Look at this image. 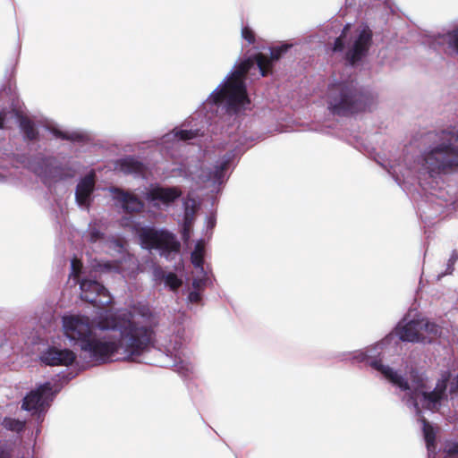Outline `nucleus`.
Instances as JSON below:
<instances>
[{
	"mask_svg": "<svg viewBox=\"0 0 458 458\" xmlns=\"http://www.w3.org/2000/svg\"><path fill=\"white\" fill-rule=\"evenodd\" d=\"M157 325V317L144 304L106 312L94 320L83 315L62 318L64 335L96 360L115 355L134 360L152 346Z\"/></svg>",
	"mask_w": 458,
	"mask_h": 458,
	"instance_id": "nucleus-1",
	"label": "nucleus"
},
{
	"mask_svg": "<svg viewBox=\"0 0 458 458\" xmlns=\"http://www.w3.org/2000/svg\"><path fill=\"white\" fill-rule=\"evenodd\" d=\"M362 360H366L373 369L379 371L387 380L403 391L405 393L403 397L407 398V403L413 405L418 414L420 413V406L431 411L437 410L446 397V385L450 378L448 373L443 374L435 389L428 392V379L417 371L412 370L410 373L411 382H408L407 379L403 378L391 368L383 365L372 353L366 354L362 357Z\"/></svg>",
	"mask_w": 458,
	"mask_h": 458,
	"instance_id": "nucleus-2",
	"label": "nucleus"
},
{
	"mask_svg": "<svg viewBox=\"0 0 458 458\" xmlns=\"http://www.w3.org/2000/svg\"><path fill=\"white\" fill-rule=\"evenodd\" d=\"M434 146L422 155L423 165L431 177L458 169V131L441 130L430 133Z\"/></svg>",
	"mask_w": 458,
	"mask_h": 458,
	"instance_id": "nucleus-3",
	"label": "nucleus"
},
{
	"mask_svg": "<svg viewBox=\"0 0 458 458\" xmlns=\"http://www.w3.org/2000/svg\"><path fill=\"white\" fill-rule=\"evenodd\" d=\"M327 103L333 115L349 117L369 110L374 98L353 81H347L334 83L328 88Z\"/></svg>",
	"mask_w": 458,
	"mask_h": 458,
	"instance_id": "nucleus-4",
	"label": "nucleus"
},
{
	"mask_svg": "<svg viewBox=\"0 0 458 458\" xmlns=\"http://www.w3.org/2000/svg\"><path fill=\"white\" fill-rule=\"evenodd\" d=\"M211 98L215 104H221L226 100L229 106H239L250 102L244 81L231 77H228L224 87L211 94Z\"/></svg>",
	"mask_w": 458,
	"mask_h": 458,
	"instance_id": "nucleus-5",
	"label": "nucleus"
},
{
	"mask_svg": "<svg viewBox=\"0 0 458 458\" xmlns=\"http://www.w3.org/2000/svg\"><path fill=\"white\" fill-rule=\"evenodd\" d=\"M81 297L98 307H106L112 303L107 290L96 280L84 278L80 282Z\"/></svg>",
	"mask_w": 458,
	"mask_h": 458,
	"instance_id": "nucleus-6",
	"label": "nucleus"
},
{
	"mask_svg": "<svg viewBox=\"0 0 458 458\" xmlns=\"http://www.w3.org/2000/svg\"><path fill=\"white\" fill-rule=\"evenodd\" d=\"M373 32L365 26L357 35L352 46L346 51L345 59L351 65H355L365 57L372 43Z\"/></svg>",
	"mask_w": 458,
	"mask_h": 458,
	"instance_id": "nucleus-7",
	"label": "nucleus"
},
{
	"mask_svg": "<svg viewBox=\"0 0 458 458\" xmlns=\"http://www.w3.org/2000/svg\"><path fill=\"white\" fill-rule=\"evenodd\" d=\"M52 397L53 392L51 384H43L25 396L22 408L30 411L40 412L49 405Z\"/></svg>",
	"mask_w": 458,
	"mask_h": 458,
	"instance_id": "nucleus-8",
	"label": "nucleus"
},
{
	"mask_svg": "<svg viewBox=\"0 0 458 458\" xmlns=\"http://www.w3.org/2000/svg\"><path fill=\"white\" fill-rule=\"evenodd\" d=\"M289 47V45L272 47L270 49V56H267L263 53H258L255 55L256 64L263 77L272 73L274 63L278 61L283 55L287 52Z\"/></svg>",
	"mask_w": 458,
	"mask_h": 458,
	"instance_id": "nucleus-9",
	"label": "nucleus"
},
{
	"mask_svg": "<svg viewBox=\"0 0 458 458\" xmlns=\"http://www.w3.org/2000/svg\"><path fill=\"white\" fill-rule=\"evenodd\" d=\"M75 359L76 354L72 351L56 347H49L40 356L41 361L49 366H69Z\"/></svg>",
	"mask_w": 458,
	"mask_h": 458,
	"instance_id": "nucleus-10",
	"label": "nucleus"
},
{
	"mask_svg": "<svg viewBox=\"0 0 458 458\" xmlns=\"http://www.w3.org/2000/svg\"><path fill=\"white\" fill-rule=\"evenodd\" d=\"M204 254V243L202 241H199L196 243L195 249L191 253V262L195 268L192 284L195 289H200L208 280V274L203 267Z\"/></svg>",
	"mask_w": 458,
	"mask_h": 458,
	"instance_id": "nucleus-11",
	"label": "nucleus"
},
{
	"mask_svg": "<svg viewBox=\"0 0 458 458\" xmlns=\"http://www.w3.org/2000/svg\"><path fill=\"white\" fill-rule=\"evenodd\" d=\"M141 237L147 248H158L162 244H166L174 250H176V246L174 242V237L165 232H157L154 230H146L141 234Z\"/></svg>",
	"mask_w": 458,
	"mask_h": 458,
	"instance_id": "nucleus-12",
	"label": "nucleus"
},
{
	"mask_svg": "<svg viewBox=\"0 0 458 458\" xmlns=\"http://www.w3.org/2000/svg\"><path fill=\"white\" fill-rule=\"evenodd\" d=\"M395 334L402 341L420 342L422 332L420 330V320L400 323L395 329Z\"/></svg>",
	"mask_w": 458,
	"mask_h": 458,
	"instance_id": "nucleus-13",
	"label": "nucleus"
},
{
	"mask_svg": "<svg viewBox=\"0 0 458 458\" xmlns=\"http://www.w3.org/2000/svg\"><path fill=\"white\" fill-rule=\"evenodd\" d=\"M181 196V191L176 187H152L146 200H176Z\"/></svg>",
	"mask_w": 458,
	"mask_h": 458,
	"instance_id": "nucleus-14",
	"label": "nucleus"
},
{
	"mask_svg": "<svg viewBox=\"0 0 458 458\" xmlns=\"http://www.w3.org/2000/svg\"><path fill=\"white\" fill-rule=\"evenodd\" d=\"M119 169L125 174H134L144 177L147 173L146 165L133 157H127L119 160Z\"/></svg>",
	"mask_w": 458,
	"mask_h": 458,
	"instance_id": "nucleus-15",
	"label": "nucleus"
},
{
	"mask_svg": "<svg viewBox=\"0 0 458 458\" xmlns=\"http://www.w3.org/2000/svg\"><path fill=\"white\" fill-rule=\"evenodd\" d=\"M96 175L93 171L85 175L77 184L76 200H89L90 194L95 188Z\"/></svg>",
	"mask_w": 458,
	"mask_h": 458,
	"instance_id": "nucleus-16",
	"label": "nucleus"
},
{
	"mask_svg": "<svg viewBox=\"0 0 458 458\" xmlns=\"http://www.w3.org/2000/svg\"><path fill=\"white\" fill-rule=\"evenodd\" d=\"M420 320V330L422 332L420 335L421 343H429L437 338L441 335V328L437 324L430 322L427 319Z\"/></svg>",
	"mask_w": 458,
	"mask_h": 458,
	"instance_id": "nucleus-17",
	"label": "nucleus"
},
{
	"mask_svg": "<svg viewBox=\"0 0 458 458\" xmlns=\"http://www.w3.org/2000/svg\"><path fill=\"white\" fill-rule=\"evenodd\" d=\"M185 212H184V221H183V228H182V238L185 242H188L191 238V224L193 220L194 214L199 208L198 202H184Z\"/></svg>",
	"mask_w": 458,
	"mask_h": 458,
	"instance_id": "nucleus-18",
	"label": "nucleus"
},
{
	"mask_svg": "<svg viewBox=\"0 0 458 458\" xmlns=\"http://www.w3.org/2000/svg\"><path fill=\"white\" fill-rule=\"evenodd\" d=\"M420 420L422 423V430L426 441V445L428 453V458H435L436 453V431L435 428L428 423L425 419L420 418Z\"/></svg>",
	"mask_w": 458,
	"mask_h": 458,
	"instance_id": "nucleus-19",
	"label": "nucleus"
},
{
	"mask_svg": "<svg viewBox=\"0 0 458 458\" xmlns=\"http://www.w3.org/2000/svg\"><path fill=\"white\" fill-rule=\"evenodd\" d=\"M19 125L27 140H36L38 138V131L34 122L29 117L20 114L18 115Z\"/></svg>",
	"mask_w": 458,
	"mask_h": 458,
	"instance_id": "nucleus-20",
	"label": "nucleus"
},
{
	"mask_svg": "<svg viewBox=\"0 0 458 458\" xmlns=\"http://www.w3.org/2000/svg\"><path fill=\"white\" fill-rule=\"evenodd\" d=\"M229 160L223 161L220 165L216 166L215 170L210 173L209 179L212 181L213 186L217 192L225 183V174L229 168Z\"/></svg>",
	"mask_w": 458,
	"mask_h": 458,
	"instance_id": "nucleus-21",
	"label": "nucleus"
},
{
	"mask_svg": "<svg viewBox=\"0 0 458 458\" xmlns=\"http://www.w3.org/2000/svg\"><path fill=\"white\" fill-rule=\"evenodd\" d=\"M256 64L255 55L242 61L229 76L238 81H244V78L250 68Z\"/></svg>",
	"mask_w": 458,
	"mask_h": 458,
	"instance_id": "nucleus-22",
	"label": "nucleus"
},
{
	"mask_svg": "<svg viewBox=\"0 0 458 458\" xmlns=\"http://www.w3.org/2000/svg\"><path fill=\"white\" fill-rule=\"evenodd\" d=\"M53 134L59 139L70 140V141H82L84 139V135L79 132H67L63 131L58 129H53L52 130Z\"/></svg>",
	"mask_w": 458,
	"mask_h": 458,
	"instance_id": "nucleus-23",
	"label": "nucleus"
},
{
	"mask_svg": "<svg viewBox=\"0 0 458 458\" xmlns=\"http://www.w3.org/2000/svg\"><path fill=\"white\" fill-rule=\"evenodd\" d=\"M350 29H351V25L350 24H346L344 27L340 36L338 38H336L335 40L334 47H333V51L334 52H343L344 51V49L345 47L344 39L346 38L347 34H348Z\"/></svg>",
	"mask_w": 458,
	"mask_h": 458,
	"instance_id": "nucleus-24",
	"label": "nucleus"
},
{
	"mask_svg": "<svg viewBox=\"0 0 458 458\" xmlns=\"http://www.w3.org/2000/svg\"><path fill=\"white\" fill-rule=\"evenodd\" d=\"M112 191L115 194L114 200H140L134 194L118 188H114Z\"/></svg>",
	"mask_w": 458,
	"mask_h": 458,
	"instance_id": "nucleus-25",
	"label": "nucleus"
},
{
	"mask_svg": "<svg viewBox=\"0 0 458 458\" xmlns=\"http://www.w3.org/2000/svg\"><path fill=\"white\" fill-rule=\"evenodd\" d=\"M3 425L5 428L17 432L22 430L24 428V424L21 421L11 418L4 419Z\"/></svg>",
	"mask_w": 458,
	"mask_h": 458,
	"instance_id": "nucleus-26",
	"label": "nucleus"
},
{
	"mask_svg": "<svg viewBox=\"0 0 458 458\" xmlns=\"http://www.w3.org/2000/svg\"><path fill=\"white\" fill-rule=\"evenodd\" d=\"M165 283L167 286H169L172 290L177 289L181 284L182 281L179 279L176 275L173 273H169L165 276Z\"/></svg>",
	"mask_w": 458,
	"mask_h": 458,
	"instance_id": "nucleus-27",
	"label": "nucleus"
},
{
	"mask_svg": "<svg viewBox=\"0 0 458 458\" xmlns=\"http://www.w3.org/2000/svg\"><path fill=\"white\" fill-rule=\"evenodd\" d=\"M175 136L181 140H188L196 138L198 136V131L180 130L175 132Z\"/></svg>",
	"mask_w": 458,
	"mask_h": 458,
	"instance_id": "nucleus-28",
	"label": "nucleus"
},
{
	"mask_svg": "<svg viewBox=\"0 0 458 458\" xmlns=\"http://www.w3.org/2000/svg\"><path fill=\"white\" fill-rule=\"evenodd\" d=\"M445 450L446 458H458V443H446Z\"/></svg>",
	"mask_w": 458,
	"mask_h": 458,
	"instance_id": "nucleus-29",
	"label": "nucleus"
},
{
	"mask_svg": "<svg viewBox=\"0 0 458 458\" xmlns=\"http://www.w3.org/2000/svg\"><path fill=\"white\" fill-rule=\"evenodd\" d=\"M242 37L250 45H253L256 41V36H255L254 31L248 26H245L242 29Z\"/></svg>",
	"mask_w": 458,
	"mask_h": 458,
	"instance_id": "nucleus-30",
	"label": "nucleus"
},
{
	"mask_svg": "<svg viewBox=\"0 0 458 458\" xmlns=\"http://www.w3.org/2000/svg\"><path fill=\"white\" fill-rule=\"evenodd\" d=\"M448 45L458 55V29L448 33Z\"/></svg>",
	"mask_w": 458,
	"mask_h": 458,
	"instance_id": "nucleus-31",
	"label": "nucleus"
},
{
	"mask_svg": "<svg viewBox=\"0 0 458 458\" xmlns=\"http://www.w3.org/2000/svg\"><path fill=\"white\" fill-rule=\"evenodd\" d=\"M81 262L76 259L72 260V273L71 276L77 281L79 277V274L81 269Z\"/></svg>",
	"mask_w": 458,
	"mask_h": 458,
	"instance_id": "nucleus-32",
	"label": "nucleus"
},
{
	"mask_svg": "<svg viewBox=\"0 0 458 458\" xmlns=\"http://www.w3.org/2000/svg\"><path fill=\"white\" fill-rule=\"evenodd\" d=\"M458 259V252L456 251H454L449 261H448V265H447V272L446 273H451L452 270H453V267L452 266L454 264V262Z\"/></svg>",
	"mask_w": 458,
	"mask_h": 458,
	"instance_id": "nucleus-33",
	"label": "nucleus"
},
{
	"mask_svg": "<svg viewBox=\"0 0 458 458\" xmlns=\"http://www.w3.org/2000/svg\"><path fill=\"white\" fill-rule=\"evenodd\" d=\"M123 203V208L126 211H129L131 209V205L133 206H140L142 202L137 201V202H122Z\"/></svg>",
	"mask_w": 458,
	"mask_h": 458,
	"instance_id": "nucleus-34",
	"label": "nucleus"
},
{
	"mask_svg": "<svg viewBox=\"0 0 458 458\" xmlns=\"http://www.w3.org/2000/svg\"><path fill=\"white\" fill-rule=\"evenodd\" d=\"M189 300L191 302H198L199 300H200V295L199 293L197 292H191L190 294H189Z\"/></svg>",
	"mask_w": 458,
	"mask_h": 458,
	"instance_id": "nucleus-35",
	"label": "nucleus"
},
{
	"mask_svg": "<svg viewBox=\"0 0 458 458\" xmlns=\"http://www.w3.org/2000/svg\"><path fill=\"white\" fill-rule=\"evenodd\" d=\"M450 391L453 392H458V375L456 377H454L451 383Z\"/></svg>",
	"mask_w": 458,
	"mask_h": 458,
	"instance_id": "nucleus-36",
	"label": "nucleus"
},
{
	"mask_svg": "<svg viewBox=\"0 0 458 458\" xmlns=\"http://www.w3.org/2000/svg\"><path fill=\"white\" fill-rule=\"evenodd\" d=\"M6 119V113L4 111H0V129L4 127V123Z\"/></svg>",
	"mask_w": 458,
	"mask_h": 458,
	"instance_id": "nucleus-37",
	"label": "nucleus"
},
{
	"mask_svg": "<svg viewBox=\"0 0 458 458\" xmlns=\"http://www.w3.org/2000/svg\"><path fill=\"white\" fill-rule=\"evenodd\" d=\"M391 340H392V336H389V337L386 338V340L384 342L376 344V346L373 349H382L383 345L388 344Z\"/></svg>",
	"mask_w": 458,
	"mask_h": 458,
	"instance_id": "nucleus-38",
	"label": "nucleus"
},
{
	"mask_svg": "<svg viewBox=\"0 0 458 458\" xmlns=\"http://www.w3.org/2000/svg\"><path fill=\"white\" fill-rule=\"evenodd\" d=\"M0 458H10L9 454L0 446Z\"/></svg>",
	"mask_w": 458,
	"mask_h": 458,
	"instance_id": "nucleus-39",
	"label": "nucleus"
},
{
	"mask_svg": "<svg viewBox=\"0 0 458 458\" xmlns=\"http://www.w3.org/2000/svg\"><path fill=\"white\" fill-rule=\"evenodd\" d=\"M99 267L102 269V268H105L106 270H109V269H112L113 268V265H111L110 263H105V264H100L99 265Z\"/></svg>",
	"mask_w": 458,
	"mask_h": 458,
	"instance_id": "nucleus-40",
	"label": "nucleus"
},
{
	"mask_svg": "<svg viewBox=\"0 0 458 458\" xmlns=\"http://www.w3.org/2000/svg\"><path fill=\"white\" fill-rule=\"evenodd\" d=\"M208 225L209 227H213L215 225V218L214 217H209L208 220Z\"/></svg>",
	"mask_w": 458,
	"mask_h": 458,
	"instance_id": "nucleus-41",
	"label": "nucleus"
}]
</instances>
